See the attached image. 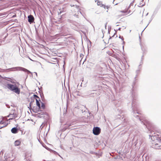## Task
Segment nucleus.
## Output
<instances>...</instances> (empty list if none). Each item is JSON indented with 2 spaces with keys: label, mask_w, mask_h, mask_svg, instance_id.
I'll return each instance as SVG.
<instances>
[{
  "label": "nucleus",
  "mask_w": 161,
  "mask_h": 161,
  "mask_svg": "<svg viewBox=\"0 0 161 161\" xmlns=\"http://www.w3.org/2000/svg\"><path fill=\"white\" fill-rule=\"evenodd\" d=\"M56 37H58L60 36V35L59 34H57L55 35Z\"/></svg>",
  "instance_id": "obj_14"
},
{
  "label": "nucleus",
  "mask_w": 161,
  "mask_h": 161,
  "mask_svg": "<svg viewBox=\"0 0 161 161\" xmlns=\"http://www.w3.org/2000/svg\"><path fill=\"white\" fill-rule=\"evenodd\" d=\"M21 143V141L19 140H16L14 143V145L15 146H19Z\"/></svg>",
  "instance_id": "obj_9"
},
{
  "label": "nucleus",
  "mask_w": 161,
  "mask_h": 161,
  "mask_svg": "<svg viewBox=\"0 0 161 161\" xmlns=\"http://www.w3.org/2000/svg\"><path fill=\"white\" fill-rule=\"evenodd\" d=\"M70 34H63V35H61V36H66L67 35H69Z\"/></svg>",
  "instance_id": "obj_13"
},
{
  "label": "nucleus",
  "mask_w": 161,
  "mask_h": 161,
  "mask_svg": "<svg viewBox=\"0 0 161 161\" xmlns=\"http://www.w3.org/2000/svg\"><path fill=\"white\" fill-rule=\"evenodd\" d=\"M40 102H41V103H42V102H41V101Z\"/></svg>",
  "instance_id": "obj_17"
},
{
  "label": "nucleus",
  "mask_w": 161,
  "mask_h": 161,
  "mask_svg": "<svg viewBox=\"0 0 161 161\" xmlns=\"http://www.w3.org/2000/svg\"><path fill=\"white\" fill-rule=\"evenodd\" d=\"M95 1L96 2H97V3L98 5L101 6L102 4V3L99 1L98 0H96Z\"/></svg>",
  "instance_id": "obj_11"
},
{
  "label": "nucleus",
  "mask_w": 161,
  "mask_h": 161,
  "mask_svg": "<svg viewBox=\"0 0 161 161\" xmlns=\"http://www.w3.org/2000/svg\"><path fill=\"white\" fill-rule=\"evenodd\" d=\"M160 137L161 138V136Z\"/></svg>",
  "instance_id": "obj_18"
},
{
  "label": "nucleus",
  "mask_w": 161,
  "mask_h": 161,
  "mask_svg": "<svg viewBox=\"0 0 161 161\" xmlns=\"http://www.w3.org/2000/svg\"><path fill=\"white\" fill-rule=\"evenodd\" d=\"M7 117H10L9 118V120L12 119L16 118L17 117V115L16 114L14 113L13 114H10L7 116Z\"/></svg>",
  "instance_id": "obj_8"
},
{
  "label": "nucleus",
  "mask_w": 161,
  "mask_h": 161,
  "mask_svg": "<svg viewBox=\"0 0 161 161\" xmlns=\"http://www.w3.org/2000/svg\"><path fill=\"white\" fill-rule=\"evenodd\" d=\"M101 132V129L98 127H94L93 129V133L96 135H98Z\"/></svg>",
  "instance_id": "obj_5"
},
{
  "label": "nucleus",
  "mask_w": 161,
  "mask_h": 161,
  "mask_svg": "<svg viewBox=\"0 0 161 161\" xmlns=\"http://www.w3.org/2000/svg\"><path fill=\"white\" fill-rule=\"evenodd\" d=\"M28 21L30 23H32L34 20V18L33 16L31 15H30L28 16Z\"/></svg>",
  "instance_id": "obj_7"
},
{
  "label": "nucleus",
  "mask_w": 161,
  "mask_h": 161,
  "mask_svg": "<svg viewBox=\"0 0 161 161\" xmlns=\"http://www.w3.org/2000/svg\"><path fill=\"white\" fill-rule=\"evenodd\" d=\"M134 11V6L130 4L127 8L122 10V12L125 13V14L127 15L131 14Z\"/></svg>",
  "instance_id": "obj_3"
},
{
  "label": "nucleus",
  "mask_w": 161,
  "mask_h": 161,
  "mask_svg": "<svg viewBox=\"0 0 161 161\" xmlns=\"http://www.w3.org/2000/svg\"><path fill=\"white\" fill-rule=\"evenodd\" d=\"M19 84H15L14 85L11 84H8L7 85V88L11 91L16 93L18 94L20 93V90L19 88Z\"/></svg>",
  "instance_id": "obj_1"
},
{
  "label": "nucleus",
  "mask_w": 161,
  "mask_h": 161,
  "mask_svg": "<svg viewBox=\"0 0 161 161\" xmlns=\"http://www.w3.org/2000/svg\"><path fill=\"white\" fill-rule=\"evenodd\" d=\"M158 142L156 143H153L154 144V147L156 149H159L161 146V139L158 138ZM154 146V145H153Z\"/></svg>",
  "instance_id": "obj_6"
},
{
  "label": "nucleus",
  "mask_w": 161,
  "mask_h": 161,
  "mask_svg": "<svg viewBox=\"0 0 161 161\" xmlns=\"http://www.w3.org/2000/svg\"><path fill=\"white\" fill-rule=\"evenodd\" d=\"M18 68L19 69H21L23 71H25V70H26V69H25V68H22V67H19Z\"/></svg>",
  "instance_id": "obj_12"
},
{
  "label": "nucleus",
  "mask_w": 161,
  "mask_h": 161,
  "mask_svg": "<svg viewBox=\"0 0 161 161\" xmlns=\"http://www.w3.org/2000/svg\"><path fill=\"white\" fill-rule=\"evenodd\" d=\"M12 132L13 133L15 134L16 133L18 132V129L15 128H13L11 130Z\"/></svg>",
  "instance_id": "obj_10"
},
{
  "label": "nucleus",
  "mask_w": 161,
  "mask_h": 161,
  "mask_svg": "<svg viewBox=\"0 0 161 161\" xmlns=\"http://www.w3.org/2000/svg\"><path fill=\"white\" fill-rule=\"evenodd\" d=\"M155 137V136H153V137Z\"/></svg>",
  "instance_id": "obj_16"
},
{
  "label": "nucleus",
  "mask_w": 161,
  "mask_h": 161,
  "mask_svg": "<svg viewBox=\"0 0 161 161\" xmlns=\"http://www.w3.org/2000/svg\"><path fill=\"white\" fill-rule=\"evenodd\" d=\"M9 119H8L6 117L3 118L2 119H0V124H3V125L1 127V128L3 127L6 126L8 125L7 121Z\"/></svg>",
  "instance_id": "obj_4"
},
{
  "label": "nucleus",
  "mask_w": 161,
  "mask_h": 161,
  "mask_svg": "<svg viewBox=\"0 0 161 161\" xmlns=\"http://www.w3.org/2000/svg\"><path fill=\"white\" fill-rule=\"evenodd\" d=\"M33 97L34 99H35L36 101V105L38 107L39 109H44L45 108V105L44 103H42L41 106L40 102H41L40 98L38 96L34 94Z\"/></svg>",
  "instance_id": "obj_2"
},
{
  "label": "nucleus",
  "mask_w": 161,
  "mask_h": 161,
  "mask_svg": "<svg viewBox=\"0 0 161 161\" xmlns=\"http://www.w3.org/2000/svg\"><path fill=\"white\" fill-rule=\"evenodd\" d=\"M16 16V15H15V16ZM15 17V15H14V16H13V17Z\"/></svg>",
  "instance_id": "obj_15"
}]
</instances>
